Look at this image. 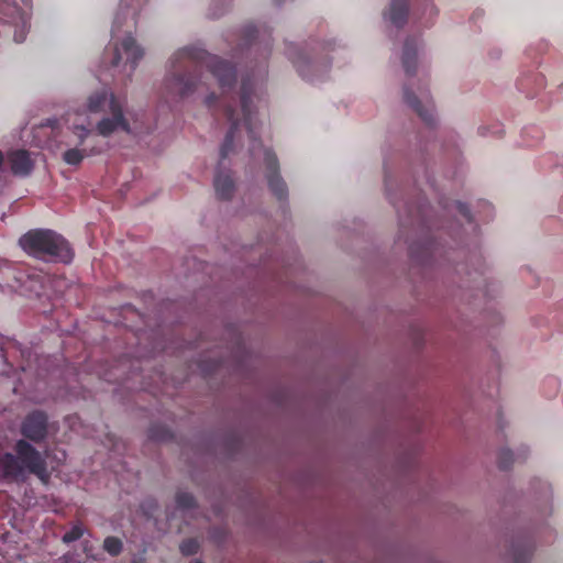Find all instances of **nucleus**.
Returning <instances> with one entry per match:
<instances>
[{
    "label": "nucleus",
    "instance_id": "nucleus-5",
    "mask_svg": "<svg viewBox=\"0 0 563 563\" xmlns=\"http://www.w3.org/2000/svg\"><path fill=\"white\" fill-rule=\"evenodd\" d=\"M289 58L292 60L299 75L309 81H313L329 69L330 62L317 55H307L297 51L295 46L288 48Z\"/></svg>",
    "mask_w": 563,
    "mask_h": 563
},
{
    "label": "nucleus",
    "instance_id": "nucleus-23",
    "mask_svg": "<svg viewBox=\"0 0 563 563\" xmlns=\"http://www.w3.org/2000/svg\"><path fill=\"white\" fill-rule=\"evenodd\" d=\"M5 170H4V157L0 151V180L4 178Z\"/></svg>",
    "mask_w": 563,
    "mask_h": 563
},
{
    "label": "nucleus",
    "instance_id": "nucleus-27",
    "mask_svg": "<svg viewBox=\"0 0 563 563\" xmlns=\"http://www.w3.org/2000/svg\"><path fill=\"white\" fill-rule=\"evenodd\" d=\"M121 7H131L129 3H128V0H122V3H121Z\"/></svg>",
    "mask_w": 563,
    "mask_h": 563
},
{
    "label": "nucleus",
    "instance_id": "nucleus-28",
    "mask_svg": "<svg viewBox=\"0 0 563 563\" xmlns=\"http://www.w3.org/2000/svg\"><path fill=\"white\" fill-rule=\"evenodd\" d=\"M409 252H410V254L413 256V254H415V250H413V246H412V245L409 247Z\"/></svg>",
    "mask_w": 563,
    "mask_h": 563
},
{
    "label": "nucleus",
    "instance_id": "nucleus-3",
    "mask_svg": "<svg viewBox=\"0 0 563 563\" xmlns=\"http://www.w3.org/2000/svg\"><path fill=\"white\" fill-rule=\"evenodd\" d=\"M19 244L24 252L38 260L68 264L74 258L69 242L53 230H30L21 236Z\"/></svg>",
    "mask_w": 563,
    "mask_h": 563
},
{
    "label": "nucleus",
    "instance_id": "nucleus-20",
    "mask_svg": "<svg viewBox=\"0 0 563 563\" xmlns=\"http://www.w3.org/2000/svg\"><path fill=\"white\" fill-rule=\"evenodd\" d=\"M499 462H514L515 456L508 449H500L497 456Z\"/></svg>",
    "mask_w": 563,
    "mask_h": 563
},
{
    "label": "nucleus",
    "instance_id": "nucleus-18",
    "mask_svg": "<svg viewBox=\"0 0 563 563\" xmlns=\"http://www.w3.org/2000/svg\"><path fill=\"white\" fill-rule=\"evenodd\" d=\"M84 536V529L80 523L74 525L69 531H67L63 536V542L66 544H70L76 542Z\"/></svg>",
    "mask_w": 563,
    "mask_h": 563
},
{
    "label": "nucleus",
    "instance_id": "nucleus-9",
    "mask_svg": "<svg viewBox=\"0 0 563 563\" xmlns=\"http://www.w3.org/2000/svg\"><path fill=\"white\" fill-rule=\"evenodd\" d=\"M404 101L410 106L418 117L428 125H433L435 121L433 107L429 103H422L407 87L404 88Z\"/></svg>",
    "mask_w": 563,
    "mask_h": 563
},
{
    "label": "nucleus",
    "instance_id": "nucleus-10",
    "mask_svg": "<svg viewBox=\"0 0 563 563\" xmlns=\"http://www.w3.org/2000/svg\"><path fill=\"white\" fill-rule=\"evenodd\" d=\"M401 62L408 76H413L417 66V38L407 37L404 44Z\"/></svg>",
    "mask_w": 563,
    "mask_h": 563
},
{
    "label": "nucleus",
    "instance_id": "nucleus-8",
    "mask_svg": "<svg viewBox=\"0 0 563 563\" xmlns=\"http://www.w3.org/2000/svg\"><path fill=\"white\" fill-rule=\"evenodd\" d=\"M7 161L14 175L26 176L33 168V162L26 150H13L7 154Z\"/></svg>",
    "mask_w": 563,
    "mask_h": 563
},
{
    "label": "nucleus",
    "instance_id": "nucleus-1",
    "mask_svg": "<svg viewBox=\"0 0 563 563\" xmlns=\"http://www.w3.org/2000/svg\"><path fill=\"white\" fill-rule=\"evenodd\" d=\"M207 68L218 80L222 91V113L230 122V129L220 147V163L227 158L233 148L235 132L243 123L252 142L251 152L255 155L262 143L257 136L255 123V101H261L263 96V82L266 76V67H262L258 74H252L243 78L240 88V109L233 106V99L227 95L233 89L236 80L234 65L217 55L197 47H184L178 49L170 59V69L164 80L163 97L166 102H177L199 91L205 82L201 79L202 69ZM213 186L219 199L229 200L234 192V181L231 173L218 168Z\"/></svg>",
    "mask_w": 563,
    "mask_h": 563
},
{
    "label": "nucleus",
    "instance_id": "nucleus-30",
    "mask_svg": "<svg viewBox=\"0 0 563 563\" xmlns=\"http://www.w3.org/2000/svg\"><path fill=\"white\" fill-rule=\"evenodd\" d=\"M80 130L85 133V135H87L89 133V131L86 130L85 128H81Z\"/></svg>",
    "mask_w": 563,
    "mask_h": 563
},
{
    "label": "nucleus",
    "instance_id": "nucleus-6",
    "mask_svg": "<svg viewBox=\"0 0 563 563\" xmlns=\"http://www.w3.org/2000/svg\"><path fill=\"white\" fill-rule=\"evenodd\" d=\"M26 4L30 0H20ZM0 23L14 24V41L22 43L27 34L26 19L16 4V0H0Z\"/></svg>",
    "mask_w": 563,
    "mask_h": 563
},
{
    "label": "nucleus",
    "instance_id": "nucleus-22",
    "mask_svg": "<svg viewBox=\"0 0 563 563\" xmlns=\"http://www.w3.org/2000/svg\"><path fill=\"white\" fill-rule=\"evenodd\" d=\"M121 58H122V55L120 53V48H119V46H115L114 55H113V59H112V66H118L119 63L121 62Z\"/></svg>",
    "mask_w": 563,
    "mask_h": 563
},
{
    "label": "nucleus",
    "instance_id": "nucleus-31",
    "mask_svg": "<svg viewBox=\"0 0 563 563\" xmlns=\"http://www.w3.org/2000/svg\"><path fill=\"white\" fill-rule=\"evenodd\" d=\"M219 15H220V13H211L212 18H218Z\"/></svg>",
    "mask_w": 563,
    "mask_h": 563
},
{
    "label": "nucleus",
    "instance_id": "nucleus-33",
    "mask_svg": "<svg viewBox=\"0 0 563 563\" xmlns=\"http://www.w3.org/2000/svg\"><path fill=\"white\" fill-rule=\"evenodd\" d=\"M78 563H80V562H78Z\"/></svg>",
    "mask_w": 563,
    "mask_h": 563
},
{
    "label": "nucleus",
    "instance_id": "nucleus-2",
    "mask_svg": "<svg viewBox=\"0 0 563 563\" xmlns=\"http://www.w3.org/2000/svg\"><path fill=\"white\" fill-rule=\"evenodd\" d=\"M20 439L13 446V452L0 454V482L23 483L30 474L42 482L49 477L45 457L29 441L43 442L47 437V416L41 410H34L21 422Z\"/></svg>",
    "mask_w": 563,
    "mask_h": 563
},
{
    "label": "nucleus",
    "instance_id": "nucleus-16",
    "mask_svg": "<svg viewBox=\"0 0 563 563\" xmlns=\"http://www.w3.org/2000/svg\"><path fill=\"white\" fill-rule=\"evenodd\" d=\"M200 550V543L197 539L189 538L181 541L179 552L181 555H195Z\"/></svg>",
    "mask_w": 563,
    "mask_h": 563
},
{
    "label": "nucleus",
    "instance_id": "nucleus-29",
    "mask_svg": "<svg viewBox=\"0 0 563 563\" xmlns=\"http://www.w3.org/2000/svg\"><path fill=\"white\" fill-rule=\"evenodd\" d=\"M189 563H203V562L201 560H199V559H196V560H194V561H191Z\"/></svg>",
    "mask_w": 563,
    "mask_h": 563
},
{
    "label": "nucleus",
    "instance_id": "nucleus-14",
    "mask_svg": "<svg viewBox=\"0 0 563 563\" xmlns=\"http://www.w3.org/2000/svg\"><path fill=\"white\" fill-rule=\"evenodd\" d=\"M172 437L170 430L162 424L155 423L147 430V438L153 441L164 442L172 439Z\"/></svg>",
    "mask_w": 563,
    "mask_h": 563
},
{
    "label": "nucleus",
    "instance_id": "nucleus-24",
    "mask_svg": "<svg viewBox=\"0 0 563 563\" xmlns=\"http://www.w3.org/2000/svg\"><path fill=\"white\" fill-rule=\"evenodd\" d=\"M217 98H216V95L214 93H211L209 97H207L206 99V104L209 107V108H213L214 107V102H216Z\"/></svg>",
    "mask_w": 563,
    "mask_h": 563
},
{
    "label": "nucleus",
    "instance_id": "nucleus-26",
    "mask_svg": "<svg viewBox=\"0 0 563 563\" xmlns=\"http://www.w3.org/2000/svg\"><path fill=\"white\" fill-rule=\"evenodd\" d=\"M541 134L537 132V136L534 137V142L538 143L541 140Z\"/></svg>",
    "mask_w": 563,
    "mask_h": 563
},
{
    "label": "nucleus",
    "instance_id": "nucleus-7",
    "mask_svg": "<svg viewBox=\"0 0 563 563\" xmlns=\"http://www.w3.org/2000/svg\"><path fill=\"white\" fill-rule=\"evenodd\" d=\"M264 163L267 169V185L274 197L284 200L287 198V185L279 175V165L275 153L272 150H264Z\"/></svg>",
    "mask_w": 563,
    "mask_h": 563
},
{
    "label": "nucleus",
    "instance_id": "nucleus-17",
    "mask_svg": "<svg viewBox=\"0 0 563 563\" xmlns=\"http://www.w3.org/2000/svg\"><path fill=\"white\" fill-rule=\"evenodd\" d=\"M176 505L179 509H194L197 506L192 494L179 492L176 494Z\"/></svg>",
    "mask_w": 563,
    "mask_h": 563
},
{
    "label": "nucleus",
    "instance_id": "nucleus-21",
    "mask_svg": "<svg viewBox=\"0 0 563 563\" xmlns=\"http://www.w3.org/2000/svg\"><path fill=\"white\" fill-rule=\"evenodd\" d=\"M457 209L467 221H472V214L470 213L468 208L464 203L457 202Z\"/></svg>",
    "mask_w": 563,
    "mask_h": 563
},
{
    "label": "nucleus",
    "instance_id": "nucleus-11",
    "mask_svg": "<svg viewBox=\"0 0 563 563\" xmlns=\"http://www.w3.org/2000/svg\"><path fill=\"white\" fill-rule=\"evenodd\" d=\"M408 11V0H394L389 9V14L386 15L395 26L402 27L407 22Z\"/></svg>",
    "mask_w": 563,
    "mask_h": 563
},
{
    "label": "nucleus",
    "instance_id": "nucleus-15",
    "mask_svg": "<svg viewBox=\"0 0 563 563\" xmlns=\"http://www.w3.org/2000/svg\"><path fill=\"white\" fill-rule=\"evenodd\" d=\"M103 550L112 558H118L123 551V542L118 537H107L103 542Z\"/></svg>",
    "mask_w": 563,
    "mask_h": 563
},
{
    "label": "nucleus",
    "instance_id": "nucleus-12",
    "mask_svg": "<svg viewBox=\"0 0 563 563\" xmlns=\"http://www.w3.org/2000/svg\"><path fill=\"white\" fill-rule=\"evenodd\" d=\"M121 47L126 56V62L130 63L131 70H134L137 65V62L143 56L142 48L136 45L135 40L131 35L126 36L122 41Z\"/></svg>",
    "mask_w": 563,
    "mask_h": 563
},
{
    "label": "nucleus",
    "instance_id": "nucleus-4",
    "mask_svg": "<svg viewBox=\"0 0 563 563\" xmlns=\"http://www.w3.org/2000/svg\"><path fill=\"white\" fill-rule=\"evenodd\" d=\"M87 107L89 112L109 111L111 114L97 123L96 130L99 135L108 137L118 130L126 133L130 132V124L123 113V104L113 93L108 95L107 91L96 92L89 97Z\"/></svg>",
    "mask_w": 563,
    "mask_h": 563
},
{
    "label": "nucleus",
    "instance_id": "nucleus-13",
    "mask_svg": "<svg viewBox=\"0 0 563 563\" xmlns=\"http://www.w3.org/2000/svg\"><path fill=\"white\" fill-rule=\"evenodd\" d=\"M100 153V150H96L91 147L89 151L87 150H77V147H73L64 153V161L69 165H78L82 158L88 154Z\"/></svg>",
    "mask_w": 563,
    "mask_h": 563
},
{
    "label": "nucleus",
    "instance_id": "nucleus-19",
    "mask_svg": "<svg viewBox=\"0 0 563 563\" xmlns=\"http://www.w3.org/2000/svg\"><path fill=\"white\" fill-rule=\"evenodd\" d=\"M258 36V29L253 25H246L244 29V42L245 45L252 46Z\"/></svg>",
    "mask_w": 563,
    "mask_h": 563
},
{
    "label": "nucleus",
    "instance_id": "nucleus-25",
    "mask_svg": "<svg viewBox=\"0 0 563 563\" xmlns=\"http://www.w3.org/2000/svg\"><path fill=\"white\" fill-rule=\"evenodd\" d=\"M120 26V15L118 14L114 20L113 30L112 32L115 33L117 29Z\"/></svg>",
    "mask_w": 563,
    "mask_h": 563
},
{
    "label": "nucleus",
    "instance_id": "nucleus-32",
    "mask_svg": "<svg viewBox=\"0 0 563 563\" xmlns=\"http://www.w3.org/2000/svg\"><path fill=\"white\" fill-rule=\"evenodd\" d=\"M275 3H280L283 0H273Z\"/></svg>",
    "mask_w": 563,
    "mask_h": 563
}]
</instances>
